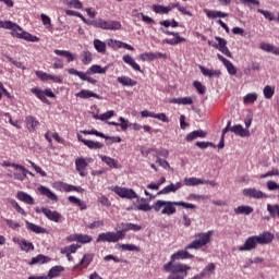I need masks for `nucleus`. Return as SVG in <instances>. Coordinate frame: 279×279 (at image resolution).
<instances>
[{"instance_id":"obj_1","label":"nucleus","mask_w":279,"mask_h":279,"mask_svg":"<svg viewBox=\"0 0 279 279\" xmlns=\"http://www.w3.org/2000/svg\"><path fill=\"white\" fill-rule=\"evenodd\" d=\"M0 27L3 29H11V35L14 38H20L21 40H26L27 43H38L39 38L25 32L19 24L12 21H0Z\"/></svg>"},{"instance_id":"obj_2","label":"nucleus","mask_w":279,"mask_h":279,"mask_svg":"<svg viewBox=\"0 0 279 279\" xmlns=\"http://www.w3.org/2000/svg\"><path fill=\"white\" fill-rule=\"evenodd\" d=\"M125 229L122 227L120 231H108L106 233H100L96 239V243H119L121 239H125Z\"/></svg>"},{"instance_id":"obj_3","label":"nucleus","mask_w":279,"mask_h":279,"mask_svg":"<svg viewBox=\"0 0 279 279\" xmlns=\"http://www.w3.org/2000/svg\"><path fill=\"white\" fill-rule=\"evenodd\" d=\"M175 206H178V202H171V201H157L154 204V211L155 213H160L161 209V215H167L168 217H171V215H175Z\"/></svg>"},{"instance_id":"obj_4","label":"nucleus","mask_w":279,"mask_h":279,"mask_svg":"<svg viewBox=\"0 0 279 279\" xmlns=\"http://www.w3.org/2000/svg\"><path fill=\"white\" fill-rule=\"evenodd\" d=\"M111 191H113L116 195H119V197L125 199H138V195L132 189L114 186Z\"/></svg>"},{"instance_id":"obj_5","label":"nucleus","mask_w":279,"mask_h":279,"mask_svg":"<svg viewBox=\"0 0 279 279\" xmlns=\"http://www.w3.org/2000/svg\"><path fill=\"white\" fill-rule=\"evenodd\" d=\"M98 28L117 32V31L121 29V22L114 21V20L105 21L102 19H99Z\"/></svg>"},{"instance_id":"obj_6","label":"nucleus","mask_w":279,"mask_h":279,"mask_svg":"<svg viewBox=\"0 0 279 279\" xmlns=\"http://www.w3.org/2000/svg\"><path fill=\"white\" fill-rule=\"evenodd\" d=\"M160 32H162V34H166V36H174L173 39H163V45H180V43H184L186 40V38L180 36V33L169 32L165 28H160Z\"/></svg>"},{"instance_id":"obj_7","label":"nucleus","mask_w":279,"mask_h":279,"mask_svg":"<svg viewBox=\"0 0 279 279\" xmlns=\"http://www.w3.org/2000/svg\"><path fill=\"white\" fill-rule=\"evenodd\" d=\"M245 197H253V199H267L269 195L263 193V191L256 190V187H248L243 190Z\"/></svg>"},{"instance_id":"obj_8","label":"nucleus","mask_w":279,"mask_h":279,"mask_svg":"<svg viewBox=\"0 0 279 279\" xmlns=\"http://www.w3.org/2000/svg\"><path fill=\"white\" fill-rule=\"evenodd\" d=\"M41 213L49 219V221H53L54 223H60L62 219V215L56 210L48 209L46 207H41Z\"/></svg>"},{"instance_id":"obj_9","label":"nucleus","mask_w":279,"mask_h":279,"mask_svg":"<svg viewBox=\"0 0 279 279\" xmlns=\"http://www.w3.org/2000/svg\"><path fill=\"white\" fill-rule=\"evenodd\" d=\"M256 245H258L256 235L250 236L245 243L239 247V252H251V250H256Z\"/></svg>"},{"instance_id":"obj_10","label":"nucleus","mask_w":279,"mask_h":279,"mask_svg":"<svg viewBox=\"0 0 279 279\" xmlns=\"http://www.w3.org/2000/svg\"><path fill=\"white\" fill-rule=\"evenodd\" d=\"M13 169H17L21 172H14L13 178L14 180H20V182H23L25 178H27V173H29V170H27L25 167L19 165V163H13L12 165Z\"/></svg>"},{"instance_id":"obj_11","label":"nucleus","mask_w":279,"mask_h":279,"mask_svg":"<svg viewBox=\"0 0 279 279\" xmlns=\"http://www.w3.org/2000/svg\"><path fill=\"white\" fill-rule=\"evenodd\" d=\"M213 234H215L214 230L207 231V232H201L195 234V239L201 242V245H208L210 243Z\"/></svg>"},{"instance_id":"obj_12","label":"nucleus","mask_w":279,"mask_h":279,"mask_svg":"<svg viewBox=\"0 0 279 279\" xmlns=\"http://www.w3.org/2000/svg\"><path fill=\"white\" fill-rule=\"evenodd\" d=\"M37 191L40 193V195H44V197H47L51 202H58V195L56 193L51 192V190L45 185H40L37 187Z\"/></svg>"},{"instance_id":"obj_13","label":"nucleus","mask_w":279,"mask_h":279,"mask_svg":"<svg viewBox=\"0 0 279 279\" xmlns=\"http://www.w3.org/2000/svg\"><path fill=\"white\" fill-rule=\"evenodd\" d=\"M182 189V182H177L175 184L171 183L160 190L157 195H169V193H175L177 191H180Z\"/></svg>"},{"instance_id":"obj_14","label":"nucleus","mask_w":279,"mask_h":279,"mask_svg":"<svg viewBox=\"0 0 279 279\" xmlns=\"http://www.w3.org/2000/svg\"><path fill=\"white\" fill-rule=\"evenodd\" d=\"M230 132H232L236 136H241L242 138L250 137V130L244 129L241 124H235L231 126Z\"/></svg>"},{"instance_id":"obj_15","label":"nucleus","mask_w":279,"mask_h":279,"mask_svg":"<svg viewBox=\"0 0 279 279\" xmlns=\"http://www.w3.org/2000/svg\"><path fill=\"white\" fill-rule=\"evenodd\" d=\"M257 239L258 245H268V243H271L274 241V234H271L269 231H265L259 235H255Z\"/></svg>"},{"instance_id":"obj_16","label":"nucleus","mask_w":279,"mask_h":279,"mask_svg":"<svg viewBox=\"0 0 279 279\" xmlns=\"http://www.w3.org/2000/svg\"><path fill=\"white\" fill-rule=\"evenodd\" d=\"M75 167H76V171H78L80 175L82 178H86V172H84V169H86V167H88V161H86L85 158L80 157L75 160Z\"/></svg>"},{"instance_id":"obj_17","label":"nucleus","mask_w":279,"mask_h":279,"mask_svg":"<svg viewBox=\"0 0 279 279\" xmlns=\"http://www.w3.org/2000/svg\"><path fill=\"white\" fill-rule=\"evenodd\" d=\"M185 258H195V256L190 254V252L187 250L179 251L171 255L170 263H172V265H173L174 260H184Z\"/></svg>"},{"instance_id":"obj_18","label":"nucleus","mask_w":279,"mask_h":279,"mask_svg":"<svg viewBox=\"0 0 279 279\" xmlns=\"http://www.w3.org/2000/svg\"><path fill=\"white\" fill-rule=\"evenodd\" d=\"M206 136H208V133L206 131L196 130L189 133L185 137V141H187V143H191V141H195V138H206Z\"/></svg>"},{"instance_id":"obj_19","label":"nucleus","mask_w":279,"mask_h":279,"mask_svg":"<svg viewBox=\"0 0 279 279\" xmlns=\"http://www.w3.org/2000/svg\"><path fill=\"white\" fill-rule=\"evenodd\" d=\"M25 125L28 132H36V128L40 125V122H38V120H36L33 116H27L25 118Z\"/></svg>"},{"instance_id":"obj_20","label":"nucleus","mask_w":279,"mask_h":279,"mask_svg":"<svg viewBox=\"0 0 279 279\" xmlns=\"http://www.w3.org/2000/svg\"><path fill=\"white\" fill-rule=\"evenodd\" d=\"M100 159L108 166L111 167L113 169H121V163L119 162V160L112 158V157H108L106 155H100Z\"/></svg>"},{"instance_id":"obj_21","label":"nucleus","mask_w":279,"mask_h":279,"mask_svg":"<svg viewBox=\"0 0 279 279\" xmlns=\"http://www.w3.org/2000/svg\"><path fill=\"white\" fill-rule=\"evenodd\" d=\"M76 97H80L81 99H90V97H94L95 99H102L99 94H95L88 89H82L81 92L76 93Z\"/></svg>"},{"instance_id":"obj_22","label":"nucleus","mask_w":279,"mask_h":279,"mask_svg":"<svg viewBox=\"0 0 279 279\" xmlns=\"http://www.w3.org/2000/svg\"><path fill=\"white\" fill-rule=\"evenodd\" d=\"M106 71H108V68H101L99 64H94L86 71V75H104L106 74Z\"/></svg>"},{"instance_id":"obj_23","label":"nucleus","mask_w":279,"mask_h":279,"mask_svg":"<svg viewBox=\"0 0 279 279\" xmlns=\"http://www.w3.org/2000/svg\"><path fill=\"white\" fill-rule=\"evenodd\" d=\"M95 255L93 254H85L83 256V258L81 259V262L78 264H76L73 269H80V267H84V268H87L88 265H90V263H93V258H94Z\"/></svg>"},{"instance_id":"obj_24","label":"nucleus","mask_w":279,"mask_h":279,"mask_svg":"<svg viewBox=\"0 0 279 279\" xmlns=\"http://www.w3.org/2000/svg\"><path fill=\"white\" fill-rule=\"evenodd\" d=\"M122 60L123 62H125V64H129L130 66H132L134 71H137L138 73H143V70H141V65L134 62V58H132V56L124 54Z\"/></svg>"},{"instance_id":"obj_25","label":"nucleus","mask_w":279,"mask_h":279,"mask_svg":"<svg viewBox=\"0 0 279 279\" xmlns=\"http://www.w3.org/2000/svg\"><path fill=\"white\" fill-rule=\"evenodd\" d=\"M27 229L32 232H35V234H47V229L35 225L33 222L26 221Z\"/></svg>"},{"instance_id":"obj_26","label":"nucleus","mask_w":279,"mask_h":279,"mask_svg":"<svg viewBox=\"0 0 279 279\" xmlns=\"http://www.w3.org/2000/svg\"><path fill=\"white\" fill-rule=\"evenodd\" d=\"M17 199H20V202H24V204L34 206V197L25 192H17Z\"/></svg>"},{"instance_id":"obj_27","label":"nucleus","mask_w":279,"mask_h":279,"mask_svg":"<svg viewBox=\"0 0 279 279\" xmlns=\"http://www.w3.org/2000/svg\"><path fill=\"white\" fill-rule=\"evenodd\" d=\"M51 260V257L39 254L36 257H33L31 263L28 265H38L40 263L41 265H45V263H49Z\"/></svg>"},{"instance_id":"obj_28","label":"nucleus","mask_w":279,"mask_h":279,"mask_svg":"<svg viewBox=\"0 0 279 279\" xmlns=\"http://www.w3.org/2000/svg\"><path fill=\"white\" fill-rule=\"evenodd\" d=\"M235 215H252L254 213V208L247 205H241L234 208Z\"/></svg>"},{"instance_id":"obj_29","label":"nucleus","mask_w":279,"mask_h":279,"mask_svg":"<svg viewBox=\"0 0 279 279\" xmlns=\"http://www.w3.org/2000/svg\"><path fill=\"white\" fill-rule=\"evenodd\" d=\"M198 69L201 70L203 75H205V77H219V75H221V72L217 70L206 69L204 65H199Z\"/></svg>"},{"instance_id":"obj_30","label":"nucleus","mask_w":279,"mask_h":279,"mask_svg":"<svg viewBox=\"0 0 279 279\" xmlns=\"http://www.w3.org/2000/svg\"><path fill=\"white\" fill-rule=\"evenodd\" d=\"M183 184L185 186H198V184H204V180L203 179H197L195 177H193V178H185L183 180Z\"/></svg>"},{"instance_id":"obj_31","label":"nucleus","mask_w":279,"mask_h":279,"mask_svg":"<svg viewBox=\"0 0 279 279\" xmlns=\"http://www.w3.org/2000/svg\"><path fill=\"white\" fill-rule=\"evenodd\" d=\"M31 93H34L43 104H47L48 106L51 104L49 99H47V96L43 93V90L38 89V87H34L31 89Z\"/></svg>"},{"instance_id":"obj_32","label":"nucleus","mask_w":279,"mask_h":279,"mask_svg":"<svg viewBox=\"0 0 279 279\" xmlns=\"http://www.w3.org/2000/svg\"><path fill=\"white\" fill-rule=\"evenodd\" d=\"M151 10L156 14H169V12H171L170 8H169V4L167 7H165L162 4H154Z\"/></svg>"},{"instance_id":"obj_33","label":"nucleus","mask_w":279,"mask_h":279,"mask_svg":"<svg viewBox=\"0 0 279 279\" xmlns=\"http://www.w3.org/2000/svg\"><path fill=\"white\" fill-rule=\"evenodd\" d=\"M170 104H179L182 106H191L193 104V98L191 97H183V98H172Z\"/></svg>"},{"instance_id":"obj_34","label":"nucleus","mask_w":279,"mask_h":279,"mask_svg":"<svg viewBox=\"0 0 279 279\" xmlns=\"http://www.w3.org/2000/svg\"><path fill=\"white\" fill-rule=\"evenodd\" d=\"M56 56H62L63 58H66L68 62H73L75 60V54L71 53V51L68 50H54Z\"/></svg>"},{"instance_id":"obj_35","label":"nucleus","mask_w":279,"mask_h":279,"mask_svg":"<svg viewBox=\"0 0 279 279\" xmlns=\"http://www.w3.org/2000/svg\"><path fill=\"white\" fill-rule=\"evenodd\" d=\"M119 84L122 86H136L137 82L132 80L130 76H119L118 77Z\"/></svg>"},{"instance_id":"obj_36","label":"nucleus","mask_w":279,"mask_h":279,"mask_svg":"<svg viewBox=\"0 0 279 279\" xmlns=\"http://www.w3.org/2000/svg\"><path fill=\"white\" fill-rule=\"evenodd\" d=\"M62 271H64V267L53 266L48 272V279L58 278V276H60V274H62Z\"/></svg>"},{"instance_id":"obj_37","label":"nucleus","mask_w":279,"mask_h":279,"mask_svg":"<svg viewBox=\"0 0 279 279\" xmlns=\"http://www.w3.org/2000/svg\"><path fill=\"white\" fill-rule=\"evenodd\" d=\"M124 231L129 232V230H133V232H140V230H143V227L141 225H134L132 222L129 223H121Z\"/></svg>"},{"instance_id":"obj_38","label":"nucleus","mask_w":279,"mask_h":279,"mask_svg":"<svg viewBox=\"0 0 279 279\" xmlns=\"http://www.w3.org/2000/svg\"><path fill=\"white\" fill-rule=\"evenodd\" d=\"M94 49H96L98 53H106V43L99 39H94Z\"/></svg>"},{"instance_id":"obj_39","label":"nucleus","mask_w":279,"mask_h":279,"mask_svg":"<svg viewBox=\"0 0 279 279\" xmlns=\"http://www.w3.org/2000/svg\"><path fill=\"white\" fill-rule=\"evenodd\" d=\"M80 247L81 246L78 244H71L70 246L61 248V254H75Z\"/></svg>"},{"instance_id":"obj_40","label":"nucleus","mask_w":279,"mask_h":279,"mask_svg":"<svg viewBox=\"0 0 279 279\" xmlns=\"http://www.w3.org/2000/svg\"><path fill=\"white\" fill-rule=\"evenodd\" d=\"M84 145L88 147L89 149H101L104 147V143L95 142L87 140V142H84Z\"/></svg>"},{"instance_id":"obj_41","label":"nucleus","mask_w":279,"mask_h":279,"mask_svg":"<svg viewBox=\"0 0 279 279\" xmlns=\"http://www.w3.org/2000/svg\"><path fill=\"white\" fill-rule=\"evenodd\" d=\"M267 210L270 215V217H279V205H271V204H268L267 205Z\"/></svg>"},{"instance_id":"obj_42","label":"nucleus","mask_w":279,"mask_h":279,"mask_svg":"<svg viewBox=\"0 0 279 279\" xmlns=\"http://www.w3.org/2000/svg\"><path fill=\"white\" fill-rule=\"evenodd\" d=\"M195 145L199 149H208V147H213L214 149L217 148V145H215L213 142H196Z\"/></svg>"},{"instance_id":"obj_43","label":"nucleus","mask_w":279,"mask_h":279,"mask_svg":"<svg viewBox=\"0 0 279 279\" xmlns=\"http://www.w3.org/2000/svg\"><path fill=\"white\" fill-rule=\"evenodd\" d=\"M21 250H23V252H34V244L32 242H27L26 240H22Z\"/></svg>"},{"instance_id":"obj_44","label":"nucleus","mask_w":279,"mask_h":279,"mask_svg":"<svg viewBox=\"0 0 279 279\" xmlns=\"http://www.w3.org/2000/svg\"><path fill=\"white\" fill-rule=\"evenodd\" d=\"M5 58H7V60H9V62H11V64L16 66V69H22V71H25V69H27V68H25V65H23V62L16 61V60H14V58H12L8 54H5Z\"/></svg>"},{"instance_id":"obj_45","label":"nucleus","mask_w":279,"mask_h":279,"mask_svg":"<svg viewBox=\"0 0 279 279\" xmlns=\"http://www.w3.org/2000/svg\"><path fill=\"white\" fill-rule=\"evenodd\" d=\"M257 12H258V14H263V16H265V19H267L268 21H276V15H274V13L270 11L257 9Z\"/></svg>"},{"instance_id":"obj_46","label":"nucleus","mask_w":279,"mask_h":279,"mask_svg":"<svg viewBox=\"0 0 279 279\" xmlns=\"http://www.w3.org/2000/svg\"><path fill=\"white\" fill-rule=\"evenodd\" d=\"M193 86L197 90L198 95H204L206 93V86L202 85V82L194 81Z\"/></svg>"},{"instance_id":"obj_47","label":"nucleus","mask_w":279,"mask_h":279,"mask_svg":"<svg viewBox=\"0 0 279 279\" xmlns=\"http://www.w3.org/2000/svg\"><path fill=\"white\" fill-rule=\"evenodd\" d=\"M201 247H204V246L199 242V240H194L185 246V250H201Z\"/></svg>"},{"instance_id":"obj_48","label":"nucleus","mask_w":279,"mask_h":279,"mask_svg":"<svg viewBox=\"0 0 279 279\" xmlns=\"http://www.w3.org/2000/svg\"><path fill=\"white\" fill-rule=\"evenodd\" d=\"M155 158H156V162H158L159 167H162V169H168V170L171 169V170H173L171 168V166L169 165V161L160 158V156H155Z\"/></svg>"},{"instance_id":"obj_49","label":"nucleus","mask_w":279,"mask_h":279,"mask_svg":"<svg viewBox=\"0 0 279 279\" xmlns=\"http://www.w3.org/2000/svg\"><path fill=\"white\" fill-rule=\"evenodd\" d=\"M10 204H11V206H13V208H15V210H16L17 213H20V215H23V217H26V216H27V213H25V210L22 209L21 205H19V203H17L16 201L11 199V201H10Z\"/></svg>"},{"instance_id":"obj_50","label":"nucleus","mask_w":279,"mask_h":279,"mask_svg":"<svg viewBox=\"0 0 279 279\" xmlns=\"http://www.w3.org/2000/svg\"><path fill=\"white\" fill-rule=\"evenodd\" d=\"M275 89L270 85L264 87V96L266 99H271L274 97Z\"/></svg>"},{"instance_id":"obj_51","label":"nucleus","mask_w":279,"mask_h":279,"mask_svg":"<svg viewBox=\"0 0 279 279\" xmlns=\"http://www.w3.org/2000/svg\"><path fill=\"white\" fill-rule=\"evenodd\" d=\"M120 247L122 250H126L128 252H141V247L134 244H121Z\"/></svg>"},{"instance_id":"obj_52","label":"nucleus","mask_w":279,"mask_h":279,"mask_svg":"<svg viewBox=\"0 0 279 279\" xmlns=\"http://www.w3.org/2000/svg\"><path fill=\"white\" fill-rule=\"evenodd\" d=\"M256 99H258L257 94H247L246 96H244L243 101L244 104H254Z\"/></svg>"},{"instance_id":"obj_53","label":"nucleus","mask_w":279,"mask_h":279,"mask_svg":"<svg viewBox=\"0 0 279 279\" xmlns=\"http://www.w3.org/2000/svg\"><path fill=\"white\" fill-rule=\"evenodd\" d=\"M155 156H159V158H169V150L166 148L156 149L155 148Z\"/></svg>"},{"instance_id":"obj_54","label":"nucleus","mask_w":279,"mask_h":279,"mask_svg":"<svg viewBox=\"0 0 279 279\" xmlns=\"http://www.w3.org/2000/svg\"><path fill=\"white\" fill-rule=\"evenodd\" d=\"M83 56H84L82 60L83 64H88L93 62V53L90 51H84Z\"/></svg>"},{"instance_id":"obj_55","label":"nucleus","mask_w":279,"mask_h":279,"mask_svg":"<svg viewBox=\"0 0 279 279\" xmlns=\"http://www.w3.org/2000/svg\"><path fill=\"white\" fill-rule=\"evenodd\" d=\"M35 75L37 77H39V80H41V82H47V81H49V77H50L51 74L45 73L43 71H36Z\"/></svg>"},{"instance_id":"obj_56","label":"nucleus","mask_w":279,"mask_h":279,"mask_svg":"<svg viewBox=\"0 0 279 279\" xmlns=\"http://www.w3.org/2000/svg\"><path fill=\"white\" fill-rule=\"evenodd\" d=\"M229 75H236V68L234 66V64H232V62H228L225 64Z\"/></svg>"},{"instance_id":"obj_57","label":"nucleus","mask_w":279,"mask_h":279,"mask_svg":"<svg viewBox=\"0 0 279 279\" xmlns=\"http://www.w3.org/2000/svg\"><path fill=\"white\" fill-rule=\"evenodd\" d=\"M153 119H158L162 123H169V118L165 113H153Z\"/></svg>"},{"instance_id":"obj_58","label":"nucleus","mask_w":279,"mask_h":279,"mask_svg":"<svg viewBox=\"0 0 279 279\" xmlns=\"http://www.w3.org/2000/svg\"><path fill=\"white\" fill-rule=\"evenodd\" d=\"M105 226L104 220H96L88 225L89 230H97V228H101Z\"/></svg>"},{"instance_id":"obj_59","label":"nucleus","mask_w":279,"mask_h":279,"mask_svg":"<svg viewBox=\"0 0 279 279\" xmlns=\"http://www.w3.org/2000/svg\"><path fill=\"white\" fill-rule=\"evenodd\" d=\"M138 210H143V213H149V210H154V205L149 204H140L136 207Z\"/></svg>"},{"instance_id":"obj_60","label":"nucleus","mask_w":279,"mask_h":279,"mask_svg":"<svg viewBox=\"0 0 279 279\" xmlns=\"http://www.w3.org/2000/svg\"><path fill=\"white\" fill-rule=\"evenodd\" d=\"M119 121L121 123H119V126L121 128L122 132H125V130H128V126L130 125V121L123 117H120Z\"/></svg>"},{"instance_id":"obj_61","label":"nucleus","mask_w":279,"mask_h":279,"mask_svg":"<svg viewBox=\"0 0 279 279\" xmlns=\"http://www.w3.org/2000/svg\"><path fill=\"white\" fill-rule=\"evenodd\" d=\"M93 241V236L88 234H78V243H90Z\"/></svg>"},{"instance_id":"obj_62","label":"nucleus","mask_w":279,"mask_h":279,"mask_svg":"<svg viewBox=\"0 0 279 279\" xmlns=\"http://www.w3.org/2000/svg\"><path fill=\"white\" fill-rule=\"evenodd\" d=\"M266 186L268 191H279V184L276 181H267Z\"/></svg>"},{"instance_id":"obj_63","label":"nucleus","mask_w":279,"mask_h":279,"mask_svg":"<svg viewBox=\"0 0 279 279\" xmlns=\"http://www.w3.org/2000/svg\"><path fill=\"white\" fill-rule=\"evenodd\" d=\"M53 63V69H64V60L56 57Z\"/></svg>"},{"instance_id":"obj_64","label":"nucleus","mask_w":279,"mask_h":279,"mask_svg":"<svg viewBox=\"0 0 279 279\" xmlns=\"http://www.w3.org/2000/svg\"><path fill=\"white\" fill-rule=\"evenodd\" d=\"M271 175H279V170L278 169H272L271 171H268V172L262 174L260 178L262 179L271 178Z\"/></svg>"}]
</instances>
